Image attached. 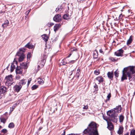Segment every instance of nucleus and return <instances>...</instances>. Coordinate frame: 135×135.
Wrapping results in <instances>:
<instances>
[{"label":"nucleus","instance_id":"nucleus-1","mask_svg":"<svg viewBox=\"0 0 135 135\" xmlns=\"http://www.w3.org/2000/svg\"><path fill=\"white\" fill-rule=\"evenodd\" d=\"M135 73L134 66H129L124 68L122 71L121 81H123L124 80H127V77H128L129 81L132 80V75Z\"/></svg>","mask_w":135,"mask_h":135},{"label":"nucleus","instance_id":"nucleus-2","mask_svg":"<svg viewBox=\"0 0 135 135\" xmlns=\"http://www.w3.org/2000/svg\"><path fill=\"white\" fill-rule=\"evenodd\" d=\"M83 133L87 134V135H98L96 123L94 122H91L89 124L88 128L84 131Z\"/></svg>","mask_w":135,"mask_h":135},{"label":"nucleus","instance_id":"nucleus-3","mask_svg":"<svg viewBox=\"0 0 135 135\" xmlns=\"http://www.w3.org/2000/svg\"><path fill=\"white\" fill-rule=\"evenodd\" d=\"M107 114L109 117L110 120L114 123H116L117 122L119 117L117 115V114H113V112H108Z\"/></svg>","mask_w":135,"mask_h":135},{"label":"nucleus","instance_id":"nucleus-4","mask_svg":"<svg viewBox=\"0 0 135 135\" xmlns=\"http://www.w3.org/2000/svg\"><path fill=\"white\" fill-rule=\"evenodd\" d=\"M25 51V49L23 48H21L20 49L19 52H17L16 55L20 56L19 61L20 62L22 61L25 58V55L23 52Z\"/></svg>","mask_w":135,"mask_h":135},{"label":"nucleus","instance_id":"nucleus-5","mask_svg":"<svg viewBox=\"0 0 135 135\" xmlns=\"http://www.w3.org/2000/svg\"><path fill=\"white\" fill-rule=\"evenodd\" d=\"M12 76L11 75L6 76L5 78L6 85L9 86L12 85L13 83Z\"/></svg>","mask_w":135,"mask_h":135},{"label":"nucleus","instance_id":"nucleus-6","mask_svg":"<svg viewBox=\"0 0 135 135\" xmlns=\"http://www.w3.org/2000/svg\"><path fill=\"white\" fill-rule=\"evenodd\" d=\"M47 54L45 53L42 55L41 58V67H43L46 61V59L47 57Z\"/></svg>","mask_w":135,"mask_h":135},{"label":"nucleus","instance_id":"nucleus-7","mask_svg":"<svg viewBox=\"0 0 135 135\" xmlns=\"http://www.w3.org/2000/svg\"><path fill=\"white\" fill-rule=\"evenodd\" d=\"M121 105H119L117 106L116 107L114 108L113 110H110L108 111V112H113V114H117L121 112Z\"/></svg>","mask_w":135,"mask_h":135},{"label":"nucleus","instance_id":"nucleus-8","mask_svg":"<svg viewBox=\"0 0 135 135\" xmlns=\"http://www.w3.org/2000/svg\"><path fill=\"white\" fill-rule=\"evenodd\" d=\"M17 64L16 62H13L11 63V67L9 68V65L7 66V69L8 71L10 70L11 72L13 71L15 69L16 67V65H17Z\"/></svg>","mask_w":135,"mask_h":135},{"label":"nucleus","instance_id":"nucleus-9","mask_svg":"<svg viewBox=\"0 0 135 135\" xmlns=\"http://www.w3.org/2000/svg\"><path fill=\"white\" fill-rule=\"evenodd\" d=\"M123 50L120 49L115 52V54L117 56H123Z\"/></svg>","mask_w":135,"mask_h":135},{"label":"nucleus","instance_id":"nucleus-10","mask_svg":"<svg viewBox=\"0 0 135 135\" xmlns=\"http://www.w3.org/2000/svg\"><path fill=\"white\" fill-rule=\"evenodd\" d=\"M16 73L17 74H22L23 72V69L22 68L20 67L17 66L16 70Z\"/></svg>","mask_w":135,"mask_h":135},{"label":"nucleus","instance_id":"nucleus-11","mask_svg":"<svg viewBox=\"0 0 135 135\" xmlns=\"http://www.w3.org/2000/svg\"><path fill=\"white\" fill-rule=\"evenodd\" d=\"M61 19V16L59 14L55 15L53 18L54 21L56 22H58L60 21Z\"/></svg>","mask_w":135,"mask_h":135},{"label":"nucleus","instance_id":"nucleus-12","mask_svg":"<svg viewBox=\"0 0 135 135\" xmlns=\"http://www.w3.org/2000/svg\"><path fill=\"white\" fill-rule=\"evenodd\" d=\"M7 88L4 86H1L0 87V94H4L7 91Z\"/></svg>","mask_w":135,"mask_h":135},{"label":"nucleus","instance_id":"nucleus-13","mask_svg":"<svg viewBox=\"0 0 135 135\" xmlns=\"http://www.w3.org/2000/svg\"><path fill=\"white\" fill-rule=\"evenodd\" d=\"M27 82L26 79H23L20 80L18 83L19 85L22 87V85L25 84Z\"/></svg>","mask_w":135,"mask_h":135},{"label":"nucleus","instance_id":"nucleus-14","mask_svg":"<svg viewBox=\"0 0 135 135\" xmlns=\"http://www.w3.org/2000/svg\"><path fill=\"white\" fill-rule=\"evenodd\" d=\"M107 75L109 79L111 80L113 79V72H108L107 74Z\"/></svg>","mask_w":135,"mask_h":135},{"label":"nucleus","instance_id":"nucleus-15","mask_svg":"<svg viewBox=\"0 0 135 135\" xmlns=\"http://www.w3.org/2000/svg\"><path fill=\"white\" fill-rule=\"evenodd\" d=\"M22 87L21 86H20L19 85H16L14 87V90L15 91L18 92L20 91Z\"/></svg>","mask_w":135,"mask_h":135},{"label":"nucleus","instance_id":"nucleus-16","mask_svg":"<svg viewBox=\"0 0 135 135\" xmlns=\"http://www.w3.org/2000/svg\"><path fill=\"white\" fill-rule=\"evenodd\" d=\"M61 25L59 23L56 24L54 27V31L56 32L61 27Z\"/></svg>","mask_w":135,"mask_h":135},{"label":"nucleus","instance_id":"nucleus-17","mask_svg":"<svg viewBox=\"0 0 135 135\" xmlns=\"http://www.w3.org/2000/svg\"><path fill=\"white\" fill-rule=\"evenodd\" d=\"M107 128L110 130H112L113 129V126L112 123L111 122H108L107 123Z\"/></svg>","mask_w":135,"mask_h":135},{"label":"nucleus","instance_id":"nucleus-18","mask_svg":"<svg viewBox=\"0 0 135 135\" xmlns=\"http://www.w3.org/2000/svg\"><path fill=\"white\" fill-rule=\"evenodd\" d=\"M25 46L30 49H32L34 47V46L30 43H28Z\"/></svg>","mask_w":135,"mask_h":135},{"label":"nucleus","instance_id":"nucleus-19","mask_svg":"<svg viewBox=\"0 0 135 135\" xmlns=\"http://www.w3.org/2000/svg\"><path fill=\"white\" fill-rule=\"evenodd\" d=\"M123 128L122 126H120L119 128V130L118 131L117 133L119 135L122 134L123 132Z\"/></svg>","mask_w":135,"mask_h":135},{"label":"nucleus","instance_id":"nucleus-20","mask_svg":"<svg viewBox=\"0 0 135 135\" xmlns=\"http://www.w3.org/2000/svg\"><path fill=\"white\" fill-rule=\"evenodd\" d=\"M96 80H98L99 83L103 82L104 80L103 78L101 76H99L97 77L96 78Z\"/></svg>","mask_w":135,"mask_h":135},{"label":"nucleus","instance_id":"nucleus-21","mask_svg":"<svg viewBox=\"0 0 135 135\" xmlns=\"http://www.w3.org/2000/svg\"><path fill=\"white\" fill-rule=\"evenodd\" d=\"M63 18L65 20H68L70 18V16L68 14H66L63 16Z\"/></svg>","mask_w":135,"mask_h":135},{"label":"nucleus","instance_id":"nucleus-22","mask_svg":"<svg viewBox=\"0 0 135 135\" xmlns=\"http://www.w3.org/2000/svg\"><path fill=\"white\" fill-rule=\"evenodd\" d=\"M9 23V21L7 20H6L5 21L4 23L2 25V26L4 28L5 27H7L8 25V24Z\"/></svg>","mask_w":135,"mask_h":135},{"label":"nucleus","instance_id":"nucleus-23","mask_svg":"<svg viewBox=\"0 0 135 135\" xmlns=\"http://www.w3.org/2000/svg\"><path fill=\"white\" fill-rule=\"evenodd\" d=\"M132 41V36H131L129 39L127 40V44L128 45L130 44Z\"/></svg>","mask_w":135,"mask_h":135},{"label":"nucleus","instance_id":"nucleus-24","mask_svg":"<svg viewBox=\"0 0 135 135\" xmlns=\"http://www.w3.org/2000/svg\"><path fill=\"white\" fill-rule=\"evenodd\" d=\"M38 83L39 84H42L44 83V81L43 79L39 78L38 79Z\"/></svg>","mask_w":135,"mask_h":135},{"label":"nucleus","instance_id":"nucleus-25","mask_svg":"<svg viewBox=\"0 0 135 135\" xmlns=\"http://www.w3.org/2000/svg\"><path fill=\"white\" fill-rule=\"evenodd\" d=\"M42 38H43V40L45 42H46L47 41L48 37L47 35H43L42 36Z\"/></svg>","mask_w":135,"mask_h":135},{"label":"nucleus","instance_id":"nucleus-26","mask_svg":"<svg viewBox=\"0 0 135 135\" xmlns=\"http://www.w3.org/2000/svg\"><path fill=\"white\" fill-rule=\"evenodd\" d=\"M1 122L4 124L6 121V119L4 117H1L0 118Z\"/></svg>","mask_w":135,"mask_h":135},{"label":"nucleus","instance_id":"nucleus-27","mask_svg":"<svg viewBox=\"0 0 135 135\" xmlns=\"http://www.w3.org/2000/svg\"><path fill=\"white\" fill-rule=\"evenodd\" d=\"M124 117L123 115H121L119 117V122L120 123H122L124 119Z\"/></svg>","mask_w":135,"mask_h":135},{"label":"nucleus","instance_id":"nucleus-28","mask_svg":"<svg viewBox=\"0 0 135 135\" xmlns=\"http://www.w3.org/2000/svg\"><path fill=\"white\" fill-rule=\"evenodd\" d=\"M15 126L14 123L13 122L9 124L8 127L10 128H13Z\"/></svg>","mask_w":135,"mask_h":135},{"label":"nucleus","instance_id":"nucleus-29","mask_svg":"<svg viewBox=\"0 0 135 135\" xmlns=\"http://www.w3.org/2000/svg\"><path fill=\"white\" fill-rule=\"evenodd\" d=\"M98 54L97 51H95L93 54V57L94 58L97 59L98 57Z\"/></svg>","mask_w":135,"mask_h":135},{"label":"nucleus","instance_id":"nucleus-30","mask_svg":"<svg viewBox=\"0 0 135 135\" xmlns=\"http://www.w3.org/2000/svg\"><path fill=\"white\" fill-rule=\"evenodd\" d=\"M22 65L23 67L22 68H23L25 69H26L27 68L28 66L26 63H23L22 64Z\"/></svg>","mask_w":135,"mask_h":135},{"label":"nucleus","instance_id":"nucleus-31","mask_svg":"<svg viewBox=\"0 0 135 135\" xmlns=\"http://www.w3.org/2000/svg\"><path fill=\"white\" fill-rule=\"evenodd\" d=\"M62 7L60 6H58L57 8H56V11L57 12L58 11H61V10Z\"/></svg>","mask_w":135,"mask_h":135},{"label":"nucleus","instance_id":"nucleus-32","mask_svg":"<svg viewBox=\"0 0 135 135\" xmlns=\"http://www.w3.org/2000/svg\"><path fill=\"white\" fill-rule=\"evenodd\" d=\"M114 75L116 77H118L119 76V71H118V69L114 72Z\"/></svg>","mask_w":135,"mask_h":135},{"label":"nucleus","instance_id":"nucleus-33","mask_svg":"<svg viewBox=\"0 0 135 135\" xmlns=\"http://www.w3.org/2000/svg\"><path fill=\"white\" fill-rule=\"evenodd\" d=\"M38 87V85H33L31 89L32 90H34L37 89Z\"/></svg>","mask_w":135,"mask_h":135},{"label":"nucleus","instance_id":"nucleus-34","mask_svg":"<svg viewBox=\"0 0 135 135\" xmlns=\"http://www.w3.org/2000/svg\"><path fill=\"white\" fill-rule=\"evenodd\" d=\"M94 73L96 75H99L100 73V72L99 70H95L94 71Z\"/></svg>","mask_w":135,"mask_h":135},{"label":"nucleus","instance_id":"nucleus-35","mask_svg":"<svg viewBox=\"0 0 135 135\" xmlns=\"http://www.w3.org/2000/svg\"><path fill=\"white\" fill-rule=\"evenodd\" d=\"M7 132V130L6 129H3L1 131V132L3 133L4 134L6 133Z\"/></svg>","mask_w":135,"mask_h":135},{"label":"nucleus","instance_id":"nucleus-36","mask_svg":"<svg viewBox=\"0 0 135 135\" xmlns=\"http://www.w3.org/2000/svg\"><path fill=\"white\" fill-rule=\"evenodd\" d=\"M103 119L107 122V123L109 122V121L108 120V118L106 117L103 115Z\"/></svg>","mask_w":135,"mask_h":135},{"label":"nucleus","instance_id":"nucleus-37","mask_svg":"<svg viewBox=\"0 0 135 135\" xmlns=\"http://www.w3.org/2000/svg\"><path fill=\"white\" fill-rule=\"evenodd\" d=\"M54 25V23H49L47 24V25L49 27H50Z\"/></svg>","mask_w":135,"mask_h":135},{"label":"nucleus","instance_id":"nucleus-38","mask_svg":"<svg viewBox=\"0 0 135 135\" xmlns=\"http://www.w3.org/2000/svg\"><path fill=\"white\" fill-rule=\"evenodd\" d=\"M130 135H135V131L132 130L130 133Z\"/></svg>","mask_w":135,"mask_h":135},{"label":"nucleus","instance_id":"nucleus-39","mask_svg":"<svg viewBox=\"0 0 135 135\" xmlns=\"http://www.w3.org/2000/svg\"><path fill=\"white\" fill-rule=\"evenodd\" d=\"M123 17V15L122 14H121L119 15V17L118 19L119 20V21H121Z\"/></svg>","mask_w":135,"mask_h":135},{"label":"nucleus","instance_id":"nucleus-40","mask_svg":"<svg viewBox=\"0 0 135 135\" xmlns=\"http://www.w3.org/2000/svg\"><path fill=\"white\" fill-rule=\"evenodd\" d=\"M32 80V79L31 78H29L28 80V84H27V86H28L29 84L30 83L31 81Z\"/></svg>","mask_w":135,"mask_h":135},{"label":"nucleus","instance_id":"nucleus-41","mask_svg":"<svg viewBox=\"0 0 135 135\" xmlns=\"http://www.w3.org/2000/svg\"><path fill=\"white\" fill-rule=\"evenodd\" d=\"M111 97V95L110 93L107 96V98H108L107 100H109L110 99Z\"/></svg>","mask_w":135,"mask_h":135},{"label":"nucleus","instance_id":"nucleus-42","mask_svg":"<svg viewBox=\"0 0 135 135\" xmlns=\"http://www.w3.org/2000/svg\"><path fill=\"white\" fill-rule=\"evenodd\" d=\"M15 78L16 79L18 80L21 78V76L19 75H17Z\"/></svg>","mask_w":135,"mask_h":135},{"label":"nucleus","instance_id":"nucleus-43","mask_svg":"<svg viewBox=\"0 0 135 135\" xmlns=\"http://www.w3.org/2000/svg\"><path fill=\"white\" fill-rule=\"evenodd\" d=\"M30 10H29L27 11L26 12V14L27 15V16H25V17L26 18L28 16V15L29 14V13L30 12Z\"/></svg>","mask_w":135,"mask_h":135},{"label":"nucleus","instance_id":"nucleus-44","mask_svg":"<svg viewBox=\"0 0 135 135\" xmlns=\"http://www.w3.org/2000/svg\"><path fill=\"white\" fill-rule=\"evenodd\" d=\"M75 60L71 61H69V62L68 63L69 64H73L75 62Z\"/></svg>","mask_w":135,"mask_h":135},{"label":"nucleus","instance_id":"nucleus-45","mask_svg":"<svg viewBox=\"0 0 135 135\" xmlns=\"http://www.w3.org/2000/svg\"><path fill=\"white\" fill-rule=\"evenodd\" d=\"M15 108H13V106H12L10 108V113H11L12 112L13 110Z\"/></svg>","mask_w":135,"mask_h":135},{"label":"nucleus","instance_id":"nucleus-46","mask_svg":"<svg viewBox=\"0 0 135 135\" xmlns=\"http://www.w3.org/2000/svg\"><path fill=\"white\" fill-rule=\"evenodd\" d=\"M31 57V54L30 53H28L27 55V58L28 59H30Z\"/></svg>","mask_w":135,"mask_h":135},{"label":"nucleus","instance_id":"nucleus-47","mask_svg":"<svg viewBox=\"0 0 135 135\" xmlns=\"http://www.w3.org/2000/svg\"><path fill=\"white\" fill-rule=\"evenodd\" d=\"M99 52L100 53L103 54V52L102 51V49H100L99 50Z\"/></svg>","mask_w":135,"mask_h":135},{"label":"nucleus","instance_id":"nucleus-48","mask_svg":"<svg viewBox=\"0 0 135 135\" xmlns=\"http://www.w3.org/2000/svg\"><path fill=\"white\" fill-rule=\"evenodd\" d=\"M98 86L97 85V84H95V85L94 86V87L95 88V89H97V88H98Z\"/></svg>","mask_w":135,"mask_h":135},{"label":"nucleus","instance_id":"nucleus-49","mask_svg":"<svg viewBox=\"0 0 135 135\" xmlns=\"http://www.w3.org/2000/svg\"><path fill=\"white\" fill-rule=\"evenodd\" d=\"M16 106H17V104L16 103L14 104L12 106L13 109V108H15V107Z\"/></svg>","mask_w":135,"mask_h":135},{"label":"nucleus","instance_id":"nucleus-50","mask_svg":"<svg viewBox=\"0 0 135 135\" xmlns=\"http://www.w3.org/2000/svg\"><path fill=\"white\" fill-rule=\"evenodd\" d=\"M37 68H38V69H36V70H37V71H38L40 69V66L39 65H38Z\"/></svg>","mask_w":135,"mask_h":135},{"label":"nucleus","instance_id":"nucleus-51","mask_svg":"<svg viewBox=\"0 0 135 135\" xmlns=\"http://www.w3.org/2000/svg\"><path fill=\"white\" fill-rule=\"evenodd\" d=\"M76 75H77V77L78 78L79 77V75H80V74L79 72H77L76 74Z\"/></svg>","mask_w":135,"mask_h":135},{"label":"nucleus","instance_id":"nucleus-52","mask_svg":"<svg viewBox=\"0 0 135 135\" xmlns=\"http://www.w3.org/2000/svg\"><path fill=\"white\" fill-rule=\"evenodd\" d=\"M88 108V106H85L83 108L84 109H87Z\"/></svg>","mask_w":135,"mask_h":135},{"label":"nucleus","instance_id":"nucleus-53","mask_svg":"<svg viewBox=\"0 0 135 135\" xmlns=\"http://www.w3.org/2000/svg\"><path fill=\"white\" fill-rule=\"evenodd\" d=\"M62 64L63 65H65L66 64H67L66 62H64V61H62Z\"/></svg>","mask_w":135,"mask_h":135},{"label":"nucleus","instance_id":"nucleus-54","mask_svg":"<svg viewBox=\"0 0 135 135\" xmlns=\"http://www.w3.org/2000/svg\"><path fill=\"white\" fill-rule=\"evenodd\" d=\"M80 71V69H78L77 70V72H79H79Z\"/></svg>","mask_w":135,"mask_h":135},{"label":"nucleus","instance_id":"nucleus-55","mask_svg":"<svg viewBox=\"0 0 135 135\" xmlns=\"http://www.w3.org/2000/svg\"><path fill=\"white\" fill-rule=\"evenodd\" d=\"M68 135H77V134H74V133H71V134H68Z\"/></svg>","mask_w":135,"mask_h":135},{"label":"nucleus","instance_id":"nucleus-56","mask_svg":"<svg viewBox=\"0 0 135 135\" xmlns=\"http://www.w3.org/2000/svg\"><path fill=\"white\" fill-rule=\"evenodd\" d=\"M65 131H64V133L61 134V135H65Z\"/></svg>","mask_w":135,"mask_h":135},{"label":"nucleus","instance_id":"nucleus-57","mask_svg":"<svg viewBox=\"0 0 135 135\" xmlns=\"http://www.w3.org/2000/svg\"><path fill=\"white\" fill-rule=\"evenodd\" d=\"M85 0H77V1H78V2H81V1H84Z\"/></svg>","mask_w":135,"mask_h":135},{"label":"nucleus","instance_id":"nucleus-58","mask_svg":"<svg viewBox=\"0 0 135 135\" xmlns=\"http://www.w3.org/2000/svg\"><path fill=\"white\" fill-rule=\"evenodd\" d=\"M71 55V54H70L67 57H69Z\"/></svg>","mask_w":135,"mask_h":135},{"label":"nucleus","instance_id":"nucleus-59","mask_svg":"<svg viewBox=\"0 0 135 135\" xmlns=\"http://www.w3.org/2000/svg\"><path fill=\"white\" fill-rule=\"evenodd\" d=\"M124 135H129V133H127Z\"/></svg>","mask_w":135,"mask_h":135},{"label":"nucleus","instance_id":"nucleus-60","mask_svg":"<svg viewBox=\"0 0 135 135\" xmlns=\"http://www.w3.org/2000/svg\"><path fill=\"white\" fill-rule=\"evenodd\" d=\"M2 128V127L1 126H0V129Z\"/></svg>","mask_w":135,"mask_h":135},{"label":"nucleus","instance_id":"nucleus-61","mask_svg":"<svg viewBox=\"0 0 135 135\" xmlns=\"http://www.w3.org/2000/svg\"><path fill=\"white\" fill-rule=\"evenodd\" d=\"M42 128V127H41H41H40V128L39 129H41Z\"/></svg>","mask_w":135,"mask_h":135},{"label":"nucleus","instance_id":"nucleus-62","mask_svg":"<svg viewBox=\"0 0 135 135\" xmlns=\"http://www.w3.org/2000/svg\"><path fill=\"white\" fill-rule=\"evenodd\" d=\"M115 42L114 41H113V43L114 42Z\"/></svg>","mask_w":135,"mask_h":135},{"label":"nucleus","instance_id":"nucleus-63","mask_svg":"<svg viewBox=\"0 0 135 135\" xmlns=\"http://www.w3.org/2000/svg\"><path fill=\"white\" fill-rule=\"evenodd\" d=\"M2 13V12H0V13Z\"/></svg>","mask_w":135,"mask_h":135}]
</instances>
